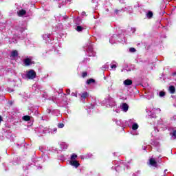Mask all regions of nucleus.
Segmentation results:
<instances>
[{"label":"nucleus","mask_w":176,"mask_h":176,"mask_svg":"<svg viewBox=\"0 0 176 176\" xmlns=\"http://www.w3.org/2000/svg\"><path fill=\"white\" fill-rule=\"evenodd\" d=\"M129 122V124H131V129L133 131L131 132L132 135H138V132L135 131V130H138V127H140V126L137 122H135V120L131 119Z\"/></svg>","instance_id":"nucleus-1"},{"label":"nucleus","mask_w":176,"mask_h":176,"mask_svg":"<svg viewBox=\"0 0 176 176\" xmlns=\"http://www.w3.org/2000/svg\"><path fill=\"white\" fill-rule=\"evenodd\" d=\"M85 49L89 57H94V56H96V52L93 50V44L91 43V42L89 41L87 43Z\"/></svg>","instance_id":"nucleus-2"},{"label":"nucleus","mask_w":176,"mask_h":176,"mask_svg":"<svg viewBox=\"0 0 176 176\" xmlns=\"http://www.w3.org/2000/svg\"><path fill=\"white\" fill-rule=\"evenodd\" d=\"M103 102L105 104L106 107H116V102L113 100V98L108 97L104 99Z\"/></svg>","instance_id":"nucleus-3"},{"label":"nucleus","mask_w":176,"mask_h":176,"mask_svg":"<svg viewBox=\"0 0 176 176\" xmlns=\"http://www.w3.org/2000/svg\"><path fill=\"white\" fill-rule=\"evenodd\" d=\"M26 76L28 79H35L36 73L34 70H29L26 74Z\"/></svg>","instance_id":"nucleus-4"},{"label":"nucleus","mask_w":176,"mask_h":176,"mask_svg":"<svg viewBox=\"0 0 176 176\" xmlns=\"http://www.w3.org/2000/svg\"><path fill=\"white\" fill-rule=\"evenodd\" d=\"M123 167H126L127 168V170H129V164L124 163V164H120L119 166H115V170L116 171H122V168Z\"/></svg>","instance_id":"nucleus-5"},{"label":"nucleus","mask_w":176,"mask_h":176,"mask_svg":"<svg viewBox=\"0 0 176 176\" xmlns=\"http://www.w3.org/2000/svg\"><path fill=\"white\" fill-rule=\"evenodd\" d=\"M23 64L25 67H28L30 65H32L34 64V62L31 60L30 58H27L23 60Z\"/></svg>","instance_id":"nucleus-6"},{"label":"nucleus","mask_w":176,"mask_h":176,"mask_svg":"<svg viewBox=\"0 0 176 176\" xmlns=\"http://www.w3.org/2000/svg\"><path fill=\"white\" fill-rule=\"evenodd\" d=\"M149 164L153 167H157V162H156V159L153 157L149 159Z\"/></svg>","instance_id":"nucleus-7"},{"label":"nucleus","mask_w":176,"mask_h":176,"mask_svg":"<svg viewBox=\"0 0 176 176\" xmlns=\"http://www.w3.org/2000/svg\"><path fill=\"white\" fill-rule=\"evenodd\" d=\"M69 164H70V166L75 167V168H78V167H79V166H80V164H79V162H78L76 160H70Z\"/></svg>","instance_id":"nucleus-8"},{"label":"nucleus","mask_w":176,"mask_h":176,"mask_svg":"<svg viewBox=\"0 0 176 176\" xmlns=\"http://www.w3.org/2000/svg\"><path fill=\"white\" fill-rule=\"evenodd\" d=\"M80 97L82 102H85L87 97H89V94L87 92H83L82 94H80Z\"/></svg>","instance_id":"nucleus-9"},{"label":"nucleus","mask_w":176,"mask_h":176,"mask_svg":"<svg viewBox=\"0 0 176 176\" xmlns=\"http://www.w3.org/2000/svg\"><path fill=\"white\" fill-rule=\"evenodd\" d=\"M121 109L124 111V112H127V111H129V104H127L126 103H123L121 105Z\"/></svg>","instance_id":"nucleus-10"},{"label":"nucleus","mask_w":176,"mask_h":176,"mask_svg":"<svg viewBox=\"0 0 176 176\" xmlns=\"http://www.w3.org/2000/svg\"><path fill=\"white\" fill-rule=\"evenodd\" d=\"M124 86H131L133 85V81L130 79H126L124 81Z\"/></svg>","instance_id":"nucleus-11"},{"label":"nucleus","mask_w":176,"mask_h":176,"mask_svg":"<svg viewBox=\"0 0 176 176\" xmlns=\"http://www.w3.org/2000/svg\"><path fill=\"white\" fill-rule=\"evenodd\" d=\"M63 100H62V104H63V105H68V98H67V96H65V94H63Z\"/></svg>","instance_id":"nucleus-12"},{"label":"nucleus","mask_w":176,"mask_h":176,"mask_svg":"<svg viewBox=\"0 0 176 176\" xmlns=\"http://www.w3.org/2000/svg\"><path fill=\"white\" fill-rule=\"evenodd\" d=\"M60 149H67L68 148V144L65 142H60L59 144Z\"/></svg>","instance_id":"nucleus-13"},{"label":"nucleus","mask_w":176,"mask_h":176,"mask_svg":"<svg viewBox=\"0 0 176 176\" xmlns=\"http://www.w3.org/2000/svg\"><path fill=\"white\" fill-rule=\"evenodd\" d=\"M17 13L18 16H19V17H21V16H24V14H25L27 12L25 11V10H21Z\"/></svg>","instance_id":"nucleus-14"},{"label":"nucleus","mask_w":176,"mask_h":176,"mask_svg":"<svg viewBox=\"0 0 176 176\" xmlns=\"http://www.w3.org/2000/svg\"><path fill=\"white\" fill-rule=\"evenodd\" d=\"M116 38H118V36H116V34H114L109 40L110 43H111V45H113V43H115V39H116Z\"/></svg>","instance_id":"nucleus-15"},{"label":"nucleus","mask_w":176,"mask_h":176,"mask_svg":"<svg viewBox=\"0 0 176 176\" xmlns=\"http://www.w3.org/2000/svg\"><path fill=\"white\" fill-rule=\"evenodd\" d=\"M169 91L171 94H174L175 93V87L174 86L169 87Z\"/></svg>","instance_id":"nucleus-16"},{"label":"nucleus","mask_w":176,"mask_h":176,"mask_svg":"<svg viewBox=\"0 0 176 176\" xmlns=\"http://www.w3.org/2000/svg\"><path fill=\"white\" fill-rule=\"evenodd\" d=\"M48 132L51 133V134H56V133H57V128L49 129Z\"/></svg>","instance_id":"nucleus-17"},{"label":"nucleus","mask_w":176,"mask_h":176,"mask_svg":"<svg viewBox=\"0 0 176 176\" xmlns=\"http://www.w3.org/2000/svg\"><path fill=\"white\" fill-rule=\"evenodd\" d=\"M17 56H19V53L17 52V51L14 50L12 52L11 57H17Z\"/></svg>","instance_id":"nucleus-18"},{"label":"nucleus","mask_w":176,"mask_h":176,"mask_svg":"<svg viewBox=\"0 0 176 176\" xmlns=\"http://www.w3.org/2000/svg\"><path fill=\"white\" fill-rule=\"evenodd\" d=\"M153 111L155 110L153 109L152 111H151L147 109L146 111L147 113L148 114V116H150L151 118H155V116H152V113H153Z\"/></svg>","instance_id":"nucleus-19"},{"label":"nucleus","mask_w":176,"mask_h":176,"mask_svg":"<svg viewBox=\"0 0 176 176\" xmlns=\"http://www.w3.org/2000/svg\"><path fill=\"white\" fill-rule=\"evenodd\" d=\"M96 80L93 78L88 79L87 80V85H91V83H94Z\"/></svg>","instance_id":"nucleus-20"},{"label":"nucleus","mask_w":176,"mask_h":176,"mask_svg":"<svg viewBox=\"0 0 176 176\" xmlns=\"http://www.w3.org/2000/svg\"><path fill=\"white\" fill-rule=\"evenodd\" d=\"M43 38L45 41H49V39H50V34H43Z\"/></svg>","instance_id":"nucleus-21"},{"label":"nucleus","mask_w":176,"mask_h":176,"mask_svg":"<svg viewBox=\"0 0 176 176\" xmlns=\"http://www.w3.org/2000/svg\"><path fill=\"white\" fill-rule=\"evenodd\" d=\"M76 157H78V155L75 153H73L71 156L70 160H76Z\"/></svg>","instance_id":"nucleus-22"},{"label":"nucleus","mask_w":176,"mask_h":176,"mask_svg":"<svg viewBox=\"0 0 176 176\" xmlns=\"http://www.w3.org/2000/svg\"><path fill=\"white\" fill-rule=\"evenodd\" d=\"M153 16V13L151 11H149L147 14H146V16L148 17V19H151V17Z\"/></svg>","instance_id":"nucleus-23"},{"label":"nucleus","mask_w":176,"mask_h":176,"mask_svg":"<svg viewBox=\"0 0 176 176\" xmlns=\"http://www.w3.org/2000/svg\"><path fill=\"white\" fill-rule=\"evenodd\" d=\"M31 120V117L29 116H23V120H25V122H28V120Z\"/></svg>","instance_id":"nucleus-24"},{"label":"nucleus","mask_w":176,"mask_h":176,"mask_svg":"<svg viewBox=\"0 0 176 176\" xmlns=\"http://www.w3.org/2000/svg\"><path fill=\"white\" fill-rule=\"evenodd\" d=\"M76 31H78V32H80V31H82V30H83V28L82 27V26H77V28H76Z\"/></svg>","instance_id":"nucleus-25"},{"label":"nucleus","mask_w":176,"mask_h":176,"mask_svg":"<svg viewBox=\"0 0 176 176\" xmlns=\"http://www.w3.org/2000/svg\"><path fill=\"white\" fill-rule=\"evenodd\" d=\"M164 96H166V93L163 91H161L160 93H159V96L160 97H164Z\"/></svg>","instance_id":"nucleus-26"},{"label":"nucleus","mask_w":176,"mask_h":176,"mask_svg":"<svg viewBox=\"0 0 176 176\" xmlns=\"http://www.w3.org/2000/svg\"><path fill=\"white\" fill-rule=\"evenodd\" d=\"M116 123L118 126H122V120H116Z\"/></svg>","instance_id":"nucleus-27"},{"label":"nucleus","mask_w":176,"mask_h":176,"mask_svg":"<svg viewBox=\"0 0 176 176\" xmlns=\"http://www.w3.org/2000/svg\"><path fill=\"white\" fill-rule=\"evenodd\" d=\"M103 69H108L109 68V65L107 63L106 65L102 66Z\"/></svg>","instance_id":"nucleus-28"},{"label":"nucleus","mask_w":176,"mask_h":176,"mask_svg":"<svg viewBox=\"0 0 176 176\" xmlns=\"http://www.w3.org/2000/svg\"><path fill=\"white\" fill-rule=\"evenodd\" d=\"M129 52H130L131 53H135V48H134V47H131V48L129 49Z\"/></svg>","instance_id":"nucleus-29"},{"label":"nucleus","mask_w":176,"mask_h":176,"mask_svg":"<svg viewBox=\"0 0 176 176\" xmlns=\"http://www.w3.org/2000/svg\"><path fill=\"white\" fill-rule=\"evenodd\" d=\"M58 129H63L64 127V124L63 123L58 124Z\"/></svg>","instance_id":"nucleus-30"},{"label":"nucleus","mask_w":176,"mask_h":176,"mask_svg":"<svg viewBox=\"0 0 176 176\" xmlns=\"http://www.w3.org/2000/svg\"><path fill=\"white\" fill-rule=\"evenodd\" d=\"M171 136L174 137V138H176V130L173 131L171 133Z\"/></svg>","instance_id":"nucleus-31"},{"label":"nucleus","mask_w":176,"mask_h":176,"mask_svg":"<svg viewBox=\"0 0 176 176\" xmlns=\"http://www.w3.org/2000/svg\"><path fill=\"white\" fill-rule=\"evenodd\" d=\"M86 76H87V72H82V77L86 78Z\"/></svg>","instance_id":"nucleus-32"},{"label":"nucleus","mask_w":176,"mask_h":176,"mask_svg":"<svg viewBox=\"0 0 176 176\" xmlns=\"http://www.w3.org/2000/svg\"><path fill=\"white\" fill-rule=\"evenodd\" d=\"M115 13H116V14H119V13L120 12H122V10H115Z\"/></svg>","instance_id":"nucleus-33"},{"label":"nucleus","mask_w":176,"mask_h":176,"mask_svg":"<svg viewBox=\"0 0 176 176\" xmlns=\"http://www.w3.org/2000/svg\"><path fill=\"white\" fill-rule=\"evenodd\" d=\"M111 69H116V64L111 65Z\"/></svg>","instance_id":"nucleus-34"},{"label":"nucleus","mask_w":176,"mask_h":176,"mask_svg":"<svg viewBox=\"0 0 176 176\" xmlns=\"http://www.w3.org/2000/svg\"><path fill=\"white\" fill-rule=\"evenodd\" d=\"M131 31L132 34H134V32L136 31L135 28H131Z\"/></svg>","instance_id":"nucleus-35"},{"label":"nucleus","mask_w":176,"mask_h":176,"mask_svg":"<svg viewBox=\"0 0 176 176\" xmlns=\"http://www.w3.org/2000/svg\"><path fill=\"white\" fill-rule=\"evenodd\" d=\"M71 96H72V97H76V93L73 92L72 93Z\"/></svg>","instance_id":"nucleus-36"},{"label":"nucleus","mask_w":176,"mask_h":176,"mask_svg":"<svg viewBox=\"0 0 176 176\" xmlns=\"http://www.w3.org/2000/svg\"><path fill=\"white\" fill-rule=\"evenodd\" d=\"M66 93H67V94H71V90H70V89H67V90H66Z\"/></svg>","instance_id":"nucleus-37"},{"label":"nucleus","mask_w":176,"mask_h":176,"mask_svg":"<svg viewBox=\"0 0 176 176\" xmlns=\"http://www.w3.org/2000/svg\"><path fill=\"white\" fill-rule=\"evenodd\" d=\"M89 109H93V108H94V104H91L89 107Z\"/></svg>","instance_id":"nucleus-38"},{"label":"nucleus","mask_w":176,"mask_h":176,"mask_svg":"<svg viewBox=\"0 0 176 176\" xmlns=\"http://www.w3.org/2000/svg\"><path fill=\"white\" fill-rule=\"evenodd\" d=\"M86 14V12H82V16H85Z\"/></svg>","instance_id":"nucleus-39"},{"label":"nucleus","mask_w":176,"mask_h":176,"mask_svg":"<svg viewBox=\"0 0 176 176\" xmlns=\"http://www.w3.org/2000/svg\"><path fill=\"white\" fill-rule=\"evenodd\" d=\"M143 149H144V151H146V146H144L143 147Z\"/></svg>","instance_id":"nucleus-40"},{"label":"nucleus","mask_w":176,"mask_h":176,"mask_svg":"<svg viewBox=\"0 0 176 176\" xmlns=\"http://www.w3.org/2000/svg\"><path fill=\"white\" fill-rule=\"evenodd\" d=\"M2 122V117L0 116V123Z\"/></svg>","instance_id":"nucleus-41"},{"label":"nucleus","mask_w":176,"mask_h":176,"mask_svg":"<svg viewBox=\"0 0 176 176\" xmlns=\"http://www.w3.org/2000/svg\"><path fill=\"white\" fill-rule=\"evenodd\" d=\"M43 133H47V131H46V130H43Z\"/></svg>","instance_id":"nucleus-42"},{"label":"nucleus","mask_w":176,"mask_h":176,"mask_svg":"<svg viewBox=\"0 0 176 176\" xmlns=\"http://www.w3.org/2000/svg\"><path fill=\"white\" fill-rule=\"evenodd\" d=\"M175 75H176V73H174V74H173V76H175Z\"/></svg>","instance_id":"nucleus-43"},{"label":"nucleus","mask_w":176,"mask_h":176,"mask_svg":"<svg viewBox=\"0 0 176 176\" xmlns=\"http://www.w3.org/2000/svg\"><path fill=\"white\" fill-rule=\"evenodd\" d=\"M157 111H160V109H157Z\"/></svg>","instance_id":"nucleus-44"},{"label":"nucleus","mask_w":176,"mask_h":176,"mask_svg":"<svg viewBox=\"0 0 176 176\" xmlns=\"http://www.w3.org/2000/svg\"><path fill=\"white\" fill-rule=\"evenodd\" d=\"M96 1V0H92V2H95Z\"/></svg>","instance_id":"nucleus-45"},{"label":"nucleus","mask_w":176,"mask_h":176,"mask_svg":"<svg viewBox=\"0 0 176 176\" xmlns=\"http://www.w3.org/2000/svg\"><path fill=\"white\" fill-rule=\"evenodd\" d=\"M10 91H13V89L10 90Z\"/></svg>","instance_id":"nucleus-46"},{"label":"nucleus","mask_w":176,"mask_h":176,"mask_svg":"<svg viewBox=\"0 0 176 176\" xmlns=\"http://www.w3.org/2000/svg\"><path fill=\"white\" fill-rule=\"evenodd\" d=\"M133 176H135V174H133Z\"/></svg>","instance_id":"nucleus-47"}]
</instances>
